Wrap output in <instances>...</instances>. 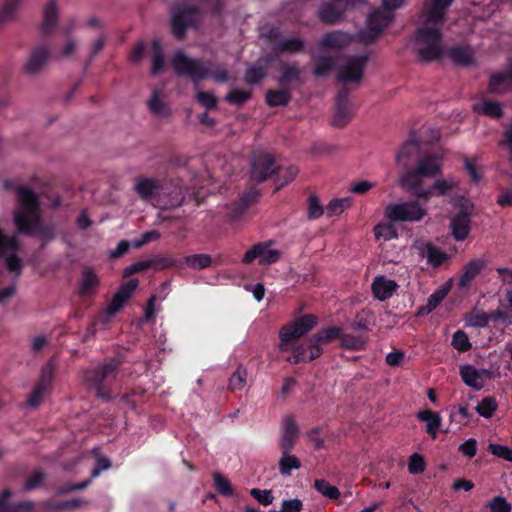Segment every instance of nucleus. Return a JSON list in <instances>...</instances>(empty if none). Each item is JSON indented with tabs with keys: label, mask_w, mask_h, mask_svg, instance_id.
I'll return each instance as SVG.
<instances>
[{
	"label": "nucleus",
	"mask_w": 512,
	"mask_h": 512,
	"mask_svg": "<svg viewBox=\"0 0 512 512\" xmlns=\"http://www.w3.org/2000/svg\"><path fill=\"white\" fill-rule=\"evenodd\" d=\"M335 67L334 58L331 56L319 57L316 60L313 74L316 77H323L328 75Z\"/></svg>",
	"instance_id": "nucleus-44"
},
{
	"label": "nucleus",
	"mask_w": 512,
	"mask_h": 512,
	"mask_svg": "<svg viewBox=\"0 0 512 512\" xmlns=\"http://www.w3.org/2000/svg\"><path fill=\"white\" fill-rule=\"evenodd\" d=\"M452 345L456 350L460 352H465L471 349V343L469 342L468 336L462 330L454 333L452 338Z\"/></svg>",
	"instance_id": "nucleus-55"
},
{
	"label": "nucleus",
	"mask_w": 512,
	"mask_h": 512,
	"mask_svg": "<svg viewBox=\"0 0 512 512\" xmlns=\"http://www.w3.org/2000/svg\"><path fill=\"white\" fill-rule=\"evenodd\" d=\"M58 23V7L55 0H49L44 8L42 31L44 34L50 33V31Z\"/></svg>",
	"instance_id": "nucleus-31"
},
{
	"label": "nucleus",
	"mask_w": 512,
	"mask_h": 512,
	"mask_svg": "<svg viewBox=\"0 0 512 512\" xmlns=\"http://www.w3.org/2000/svg\"><path fill=\"white\" fill-rule=\"evenodd\" d=\"M397 288L398 284L394 280L387 279L385 276L375 277L371 285L373 296L380 301L390 298Z\"/></svg>",
	"instance_id": "nucleus-22"
},
{
	"label": "nucleus",
	"mask_w": 512,
	"mask_h": 512,
	"mask_svg": "<svg viewBox=\"0 0 512 512\" xmlns=\"http://www.w3.org/2000/svg\"><path fill=\"white\" fill-rule=\"evenodd\" d=\"M486 507L489 508L491 512H511L512 510L511 503L500 495L493 497L491 501L486 504Z\"/></svg>",
	"instance_id": "nucleus-52"
},
{
	"label": "nucleus",
	"mask_w": 512,
	"mask_h": 512,
	"mask_svg": "<svg viewBox=\"0 0 512 512\" xmlns=\"http://www.w3.org/2000/svg\"><path fill=\"white\" fill-rule=\"evenodd\" d=\"M352 36L346 32L335 30L324 34L320 41L321 48L340 50L352 42Z\"/></svg>",
	"instance_id": "nucleus-21"
},
{
	"label": "nucleus",
	"mask_w": 512,
	"mask_h": 512,
	"mask_svg": "<svg viewBox=\"0 0 512 512\" xmlns=\"http://www.w3.org/2000/svg\"><path fill=\"white\" fill-rule=\"evenodd\" d=\"M465 321L471 327H485L489 322V314L474 308L465 316Z\"/></svg>",
	"instance_id": "nucleus-43"
},
{
	"label": "nucleus",
	"mask_w": 512,
	"mask_h": 512,
	"mask_svg": "<svg viewBox=\"0 0 512 512\" xmlns=\"http://www.w3.org/2000/svg\"><path fill=\"white\" fill-rule=\"evenodd\" d=\"M458 187V182L454 180H446V179H437L433 185L432 190H434L438 195H445L450 191L456 189Z\"/></svg>",
	"instance_id": "nucleus-54"
},
{
	"label": "nucleus",
	"mask_w": 512,
	"mask_h": 512,
	"mask_svg": "<svg viewBox=\"0 0 512 512\" xmlns=\"http://www.w3.org/2000/svg\"><path fill=\"white\" fill-rule=\"evenodd\" d=\"M212 77L216 82L225 83L231 79L230 72L226 65H219L214 70L209 69L208 77Z\"/></svg>",
	"instance_id": "nucleus-62"
},
{
	"label": "nucleus",
	"mask_w": 512,
	"mask_h": 512,
	"mask_svg": "<svg viewBox=\"0 0 512 512\" xmlns=\"http://www.w3.org/2000/svg\"><path fill=\"white\" fill-rule=\"evenodd\" d=\"M99 285V278L91 267H84L81 278L80 292L83 295H89L95 292Z\"/></svg>",
	"instance_id": "nucleus-33"
},
{
	"label": "nucleus",
	"mask_w": 512,
	"mask_h": 512,
	"mask_svg": "<svg viewBox=\"0 0 512 512\" xmlns=\"http://www.w3.org/2000/svg\"><path fill=\"white\" fill-rule=\"evenodd\" d=\"M317 324V316L306 314L284 325L279 331V350L284 352L291 349L299 338L310 332Z\"/></svg>",
	"instance_id": "nucleus-4"
},
{
	"label": "nucleus",
	"mask_w": 512,
	"mask_h": 512,
	"mask_svg": "<svg viewBox=\"0 0 512 512\" xmlns=\"http://www.w3.org/2000/svg\"><path fill=\"white\" fill-rule=\"evenodd\" d=\"M199 104L207 109H214L217 106V98L213 92L199 91L195 95Z\"/></svg>",
	"instance_id": "nucleus-56"
},
{
	"label": "nucleus",
	"mask_w": 512,
	"mask_h": 512,
	"mask_svg": "<svg viewBox=\"0 0 512 512\" xmlns=\"http://www.w3.org/2000/svg\"><path fill=\"white\" fill-rule=\"evenodd\" d=\"M488 90L490 93L503 94L512 91V74L510 70L506 73L494 74L490 77Z\"/></svg>",
	"instance_id": "nucleus-26"
},
{
	"label": "nucleus",
	"mask_w": 512,
	"mask_h": 512,
	"mask_svg": "<svg viewBox=\"0 0 512 512\" xmlns=\"http://www.w3.org/2000/svg\"><path fill=\"white\" fill-rule=\"evenodd\" d=\"M368 62L367 55L346 56L339 65L336 78L339 82L360 84Z\"/></svg>",
	"instance_id": "nucleus-11"
},
{
	"label": "nucleus",
	"mask_w": 512,
	"mask_h": 512,
	"mask_svg": "<svg viewBox=\"0 0 512 512\" xmlns=\"http://www.w3.org/2000/svg\"><path fill=\"white\" fill-rule=\"evenodd\" d=\"M366 0H331L321 4L317 17L327 25H334L342 21L348 10L363 5Z\"/></svg>",
	"instance_id": "nucleus-8"
},
{
	"label": "nucleus",
	"mask_w": 512,
	"mask_h": 512,
	"mask_svg": "<svg viewBox=\"0 0 512 512\" xmlns=\"http://www.w3.org/2000/svg\"><path fill=\"white\" fill-rule=\"evenodd\" d=\"M265 100L271 107L286 106L291 100V93L286 87L280 90L269 89L266 91Z\"/></svg>",
	"instance_id": "nucleus-32"
},
{
	"label": "nucleus",
	"mask_w": 512,
	"mask_h": 512,
	"mask_svg": "<svg viewBox=\"0 0 512 512\" xmlns=\"http://www.w3.org/2000/svg\"><path fill=\"white\" fill-rule=\"evenodd\" d=\"M184 262L193 269L201 270L211 266L212 258L208 254H194L186 256Z\"/></svg>",
	"instance_id": "nucleus-45"
},
{
	"label": "nucleus",
	"mask_w": 512,
	"mask_h": 512,
	"mask_svg": "<svg viewBox=\"0 0 512 512\" xmlns=\"http://www.w3.org/2000/svg\"><path fill=\"white\" fill-rule=\"evenodd\" d=\"M11 491L4 489L0 493V512H30L35 504L32 501L10 502Z\"/></svg>",
	"instance_id": "nucleus-23"
},
{
	"label": "nucleus",
	"mask_w": 512,
	"mask_h": 512,
	"mask_svg": "<svg viewBox=\"0 0 512 512\" xmlns=\"http://www.w3.org/2000/svg\"><path fill=\"white\" fill-rule=\"evenodd\" d=\"M200 10L194 5L178 4L171 11V31L173 35L183 40L189 27H195L198 24Z\"/></svg>",
	"instance_id": "nucleus-6"
},
{
	"label": "nucleus",
	"mask_w": 512,
	"mask_h": 512,
	"mask_svg": "<svg viewBox=\"0 0 512 512\" xmlns=\"http://www.w3.org/2000/svg\"><path fill=\"white\" fill-rule=\"evenodd\" d=\"M279 170L273 154L266 151H256L252 154L250 180L253 183H261Z\"/></svg>",
	"instance_id": "nucleus-9"
},
{
	"label": "nucleus",
	"mask_w": 512,
	"mask_h": 512,
	"mask_svg": "<svg viewBox=\"0 0 512 512\" xmlns=\"http://www.w3.org/2000/svg\"><path fill=\"white\" fill-rule=\"evenodd\" d=\"M252 97V90L235 88L226 94L225 100L233 105L242 106Z\"/></svg>",
	"instance_id": "nucleus-41"
},
{
	"label": "nucleus",
	"mask_w": 512,
	"mask_h": 512,
	"mask_svg": "<svg viewBox=\"0 0 512 512\" xmlns=\"http://www.w3.org/2000/svg\"><path fill=\"white\" fill-rule=\"evenodd\" d=\"M485 261L483 259H473L471 260L463 270L462 275L459 278V286L466 287L470 284V282L480 273V271L485 267Z\"/></svg>",
	"instance_id": "nucleus-29"
},
{
	"label": "nucleus",
	"mask_w": 512,
	"mask_h": 512,
	"mask_svg": "<svg viewBox=\"0 0 512 512\" xmlns=\"http://www.w3.org/2000/svg\"><path fill=\"white\" fill-rule=\"evenodd\" d=\"M279 84L286 87L292 82H302L301 68L297 63H282L280 65Z\"/></svg>",
	"instance_id": "nucleus-28"
},
{
	"label": "nucleus",
	"mask_w": 512,
	"mask_h": 512,
	"mask_svg": "<svg viewBox=\"0 0 512 512\" xmlns=\"http://www.w3.org/2000/svg\"><path fill=\"white\" fill-rule=\"evenodd\" d=\"M304 41L300 38H291L281 41L275 48L277 53H297L304 49Z\"/></svg>",
	"instance_id": "nucleus-42"
},
{
	"label": "nucleus",
	"mask_w": 512,
	"mask_h": 512,
	"mask_svg": "<svg viewBox=\"0 0 512 512\" xmlns=\"http://www.w3.org/2000/svg\"><path fill=\"white\" fill-rule=\"evenodd\" d=\"M185 195L181 185L172 181H162L158 206L162 209L177 208L182 205Z\"/></svg>",
	"instance_id": "nucleus-16"
},
{
	"label": "nucleus",
	"mask_w": 512,
	"mask_h": 512,
	"mask_svg": "<svg viewBox=\"0 0 512 512\" xmlns=\"http://www.w3.org/2000/svg\"><path fill=\"white\" fill-rule=\"evenodd\" d=\"M272 241L257 243L246 251L242 258L243 264H251L255 259H259L260 265H270L277 262L280 258V252L270 249Z\"/></svg>",
	"instance_id": "nucleus-15"
},
{
	"label": "nucleus",
	"mask_w": 512,
	"mask_h": 512,
	"mask_svg": "<svg viewBox=\"0 0 512 512\" xmlns=\"http://www.w3.org/2000/svg\"><path fill=\"white\" fill-rule=\"evenodd\" d=\"M119 366V362L111 360L102 366L88 369L84 373V382L90 387L97 384H103L106 377L115 372Z\"/></svg>",
	"instance_id": "nucleus-20"
},
{
	"label": "nucleus",
	"mask_w": 512,
	"mask_h": 512,
	"mask_svg": "<svg viewBox=\"0 0 512 512\" xmlns=\"http://www.w3.org/2000/svg\"><path fill=\"white\" fill-rule=\"evenodd\" d=\"M147 269H151L150 259L141 260V261L135 262V263L127 266L123 271V276L129 277L132 274L139 273V272L145 271Z\"/></svg>",
	"instance_id": "nucleus-61"
},
{
	"label": "nucleus",
	"mask_w": 512,
	"mask_h": 512,
	"mask_svg": "<svg viewBox=\"0 0 512 512\" xmlns=\"http://www.w3.org/2000/svg\"><path fill=\"white\" fill-rule=\"evenodd\" d=\"M426 213V209L417 201L389 204L385 208V217L391 222L419 221Z\"/></svg>",
	"instance_id": "nucleus-13"
},
{
	"label": "nucleus",
	"mask_w": 512,
	"mask_h": 512,
	"mask_svg": "<svg viewBox=\"0 0 512 512\" xmlns=\"http://www.w3.org/2000/svg\"><path fill=\"white\" fill-rule=\"evenodd\" d=\"M394 20V13L384 9L374 10L366 20V27L356 34V41L363 45L375 42L383 30Z\"/></svg>",
	"instance_id": "nucleus-5"
},
{
	"label": "nucleus",
	"mask_w": 512,
	"mask_h": 512,
	"mask_svg": "<svg viewBox=\"0 0 512 512\" xmlns=\"http://www.w3.org/2000/svg\"><path fill=\"white\" fill-rule=\"evenodd\" d=\"M448 55L460 66H468L473 63V51L469 47H454L449 50Z\"/></svg>",
	"instance_id": "nucleus-36"
},
{
	"label": "nucleus",
	"mask_w": 512,
	"mask_h": 512,
	"mask_svg": "<svg viewBox=\"0 0 512 512\" xmlns=\"http://www.w3.org/2000/svg\"><path fill=\"white\" fill-rule=\"evenodd\" d=\"M454 0H423L418 14L419 24L441 26Z\"/></svg>",
	"instance_id": "nucleus-12"
},
{
	"label": "nucleus",
	"mask_w": 512,
	"mask_h": 512,
	"mask_svg": "<svg viewBox=\"0 0 512 512\" xmlns=\"http://www.w3.org/2000/svg\"><path fill=\"white\" fill-rule=\"evenodd\" d=\"M340 342L344 349L359 350L365 347L367 338L362 335L343 334L341 332Z\"/></svg>",
	"instance_id": "nucleus-40"
},
{
	"label": "nucleus",
	"mask_w": 512,
	"mask_h": 512,
	"mask_svg": "<svg viewBox=\"0 0 512 512\" xmlns=\"http://www.w3.org/2000/svg\"><path fill=\"white\" fill-rule=\"evenodd\" d=\"M251 496L259 501L260 504L268 506L273 501V496L269 490H259L253 488L251 490Z\"/></svg>",
	"instance_id": "nucleus-64"
},
{
	"label": "nucleus",
	"mask_w": 512,
	"mask_h": 512,
	"mask_svg": "<svg viewBox=\"0 0 512 512\" xmlns=\"http://www.w3.org/2000/svg\"><path fill=\"white\" fill-rule=\"evenodd\" d=\"M19 209L14 212L16 231L21 234L43 232L41 225L40 200L37 193L28 186L15 188Z\"/></svg>",
	"instance_id": "nucleus-2"
},
{
	"label": "nucleus",
	"mask_w": 512,
	"mask_h": 512,
	"mask_svg": "<svg viewBox=\"0 0 512 512\" xmlns=\"http://www.w3.org/2000/svg\"><path fill=\"white\" fill-rule=\"evenodd\" d=\"M86 501L82 499H71V500H43L39 502V507L44 512L61 511V510H73L81 507Z\"/></svg>",
	"instance_id": "nucleus-25"
},
{
	"label": "nucleus",
	"mask_w": 512,
	"mask_h": 512,
	"mask_svg": "<svg viewBox=\"0 0 512 512\" xmlns=\"http://www.w3.org/2000/svg\"><path fill=\"white\" fill-rule=\"evenodd\" d=\"M350 206V199H334L327 206V212L330 216L341 214L345 208Z\"/></svg>",
	"instance_id": "nucleus-60"
},
{
	"label": "nucleus",
	"mask_w": 512,
	"mask_h": 512,
	"mask_svg": "<svg viewBox=\"0 0 512 512\" xmlns=\"http://www.w3.org/2000/svg\"><path fill=\"white\" fill-rule=\"evenodd\" d=\"M488 450L498 458H502L506 461H512V448L508 446L491 443L488 446Z\"/></svg>",
	"instance_id": "nucleus-58"
},
{
	"label": "nucleus",
	"mask_w": 512,
	"mask_h": 512,
	"mask_svg": "<svg viewBox=\"0 0 512 512\" xmlns=\"http://www.w3.org/2000/svg\"><path fill=\"white\" fill-rule=\"evenodd\" d=\"M246 378L247 370L239 366L229 380V389L232 391L242 389L246 384Z\"/></svg>",
	"instance_id": "nucleus-51"
},
{
	"label": "nucleus",
	"mask_w": 512,
	"mask_h": 512,
	"mask_svg": "<svg viewBox=\"0 0 512 512\" xmlns=\"http://www.w3.org/2000/svg\"><path fill=\"white\" fill-rule=\"evenodd\" d=\"M323 214V207L316 195H310L308 198V216L309 218H319Z\"/></svg>",
	"instance_id": "nucleus-63"
},
{
	"label": "nucleus",
	"mask_w": 512,
	"mask_h": 512,
	"mask_svg": "<svg viewBox=\"0 0 512 512\" xmlns=\"http://www.w3.org/2000/svg\"><path fill=\"white\" fill-rule=\"evenodd\" d=\"M498 408V403L494 397H485L476 407V411L484 418H491Z\"/></svg>",
	"instance_id": "nucleus-48"
},
{
	"label": "nucleus",
	"mask_w": 512,
	"mask_h": 512,
	"mask_svg": "<svg viewBox=\"0 0 512 512\" xmlns=\"http://www.w3.org/2000/svg\"><path fill=\"white\" fill-rule=\"evenodd\" d=\"M138 284L137 279H132L118 288L106 308L108 316H112L122 309L124 303L127 302L135 292Z\"/></svg>",
	"instance_id": "nucleus-17"
},
{
	"label": "nucleus",
	"mask_w": 512,
	"mask_h": 512,
	"mask_svg": "<svg viewBox=\"0 0 512 512\" xmlns=\"http://www.w3.org/2000/svg\"><path fill=\"white\" fill-rule=\"evenodd\" d=\"M21 248L19 239L15 235H7L0 228V256L7 255L5 263L8 271L20 274L22 260L16 255Z\"/></svg>",
	"instance_id": "nucleus-14"
},
{
	"label": "nucleus",
	"mask_w": 512,
	"mask_h": 512,
	"mask_svg": "<svg viewBox=\"0 0 512 512\" xmlns=\"http://www.w3.org/2000/svg\"><path fill=\"white\" fill-rule=\"evenodd\" d=\"M417 417L421 421L427 423L426 432L435 439L437 432L441 426V418L438 413L433 412L430 409L422 410L417 413Z\"/></svg>",
	"instance_id": "nucleus-30"
},
{
	"label": "nucleus",
	"mask_w": 512,
	"mask_h": 512,
	"mask_svg": "<svg viewBox=\"0 0 512 512\" xmlns=\"http://www.w3.org/2000/svg\"><path fill=\"white\" fill-rule=\"evenodd\" d=\"M376 239L388 241L397 237V230L393 223L378 224L374 228Z\"/></svg>",
	"instance_id": "nucleus-49"
},
{
	"label": "nucleus",
	"mask_w": 512,
	"mask_h": 512,
	"mask_svg": "<svg viewBox=\"0 0 512 512\" xmlns=\"http://www.w3.org/2000/svg\"><path fill=\"white\" fill-rule=\"evenodd\" d=\"M452 235L457 241H463L470 232V218L468 213L460 212L451 221Z\"/></svg>",
	"instance_id": "nucleus-27"
},
{
	"label": "nucleus",
	"mask_w": 512,
	"mask_h": 512,
	"mask_svg": "<svg viewBox=\"0 0 512 512\" xmlns=\"http://www.w3.org/2000/svg\"><path fill=\"white\" fill-rule=\"evenodd\" d=\"M316 491L322 493L330 500H336L340 496V491L337 486L331 485L330 482H314Z\"/></svg>",
	"instance_id": "nucleus-53"
},
{
	"label": "nucleus",
	"mask_w": 512,
	"mask_h": 512,
	"mask_svg": "<svg viewBox=\"0 0 512 512\" xmlns=\"http://www.w3.org/2000/svg\"><path fill=\"white\" fill-rule=\"evenodd\" d=\"M151 261V269L155 271H162L165 269H169L175 267L177 265L176 260L168 257L156 256Z\"/></svg>",
	"instance_id": "nucleus-57"
},
{
	"label": "nucleus",
	"mask_w": 512,
	"mask_h": 512,
	"mask_svg": "<svg viewBox=\"0 0 512 512\" xmlns=\"http://www.w3.org/2000/svg\"><path fill=\"white\" fill-rule=\"evenodd\" d=\"M442 158L436 154H425L420 157L414 169H408L399 177V185L411 192L417 199L428 201L431 189L423 188L424 178H435L442 172Z\"/></svg>",
	"instance_id": "nucleus-1"
},
{
	"label": "nucleus",
	"mask_w": 512,
	"mask_h": 512,
	"mask_svg": "<svg viewBox=\"0 0 512 512\" xmlns=\"http://www.w3.org/2000/svg\"><path fill=\"white\" fill-rule=\"evenodd\" d=\"M153 55H152V66L151 74L153 76L159 74L164 69V55L161 47V43L158 39L152 41Z\"/></svg>",
	"instance_id": "nucleus-39"
},
{
	"label": "nucleus",
	"mask_w": 512,
	"mask_h": 512,
	"mask_svg": "<svg viewBox=\"0 0 512 512\" xmlns=\"http://www.w3.org/2000/svg\"><path fill=\"white\" fill-rule=\"evenodd\" d=\"M171 65L178 76H188L195 84L209 75V68L202 61L190 58L181 51L174 55Z\"/></svg>",
	"instance_id": "nucleus-7"
},
{
	"label": "nucleus",
	"mask_w": 512,
	"mask_h": 512,
	"mask_svg": "<svg viewBox=\"0 0 512 512\" xmlns=\"http://www.w3.org/2000/svg\"><path fill=\"white\" fill-rule=\"evenodd\" d=\"M341 331L342 329L339 327H328L317 332L313 340L321 344L330 343L335 339L340 340Z\"/></svg>",
	"instance_id": "nucleus-46"
},
{
	"label": "nucleus",
	"mask_w": 512,
	"mask_h": 512,
	"mask_svg": "<svg viewBox=\"0 0 512 512\" xmlns=\"http://www.w3.org/2000/svg\"><path fill=\"white\" fill-rule=\"evenodd\" d=\"M162 188V181L138 177L135 184V191L143 200L155 199L158 202L160 191Z\"/></svg>",
	"instance_id": "nucleus-19"
},
{
	"label": "nucleus",
	"mask_w": 512,
	"mask_h": 512,
	"mask_svg": "<svg viewBox=\"0 0 512 512\" xmlns=\"http://www.w3.org/2000/svg\"><path fill=\"white\" fill-rule=\"evenodd\" d=\"M266 77V70L264 67L251 66L244 75V81L249 85H256Z\"/></svg>",
	"instance_id": "nucleus-50"
},
{
	"label": "nucleus",
	"mask_w": 512,
	"mask_h": 512,
	"mask_svg": "<svg viewBox=\"0 0 512 512\" xmlns=\"http://www.w3.org/2000/svg\"><path fill=\"white\" fill-rule=\"evenodd\" d=\"M299 436V428L293 417H287L284 423V433L280 441L282 452H290Z\"/></svg>",
	"instance_id": "nucleus-24"
},
{
	"label": "nucleus",
	"mask_w": 512,
	"mask_h": 512,
	"mask_svg": "<svg viewBox=\"0 0 512 512\" xmlns=\"http://www.w3.org/2000/svg\"><path fill=\"white\" fill-rule=\"evenodd\" d=\"M441 37L440 26L419 24L414 39L420 61L431 62L441 59L443 55Z\"/></svg>",
	"instance_id": "nucleus-3"
},
{
	"label": "nucleus",
	"mask_w": 512,
	"mask_h": 512,
	"mask_svg": "<svg viewBox=\"0 0 512 512\" xmlns=\"http://www.w3.org/2000/svg\"><path fill=\"white\" fill-rule=\"evenodd\" d=\"M449 288L446 286L441 287L435 291L428 299L425 306L419 308L416 316H425L431 313L447 296Z\"/></svg>",
	"instance_id": "nucleus-34"
},
{
	"label": "nucleus",
	"mask_w": 512,
	"mask_h": 512,
	"mask_svg": "<svg viewBox=\"0 0 512 512\" xmlns=\"http://www.w3.org/2000/svg\"><path fill=\"white\" fill-rule=\"evenodd\" d=\"M301 467L300 460L290 454V452H283V456L279 461V469L282 474L289 475L292 469H299Z\"/></svg>",
	"instance_id": "nucleus-47"
},
{
	"label": "nucleus",
	"mask_w": 512,
	"mask_h": 512,
	"mask_svg": "<svg viewBox=\"0 0 512 512\" xmlns=\"http://www.w3.org/2000/svg\"><path fill=\"white\" fill-rule=\"evenodd\" d=\"M460 374L463 381L468 386L473 387L476 390H480L483 387L484 383L481 372L476 370L474 367L469 365L462 366Z\"/></svg>",
	"instance_id": "nucleus-35"
},
{
	"label": "nucleus",
	"mask_w": 512,
	"mask_h": 512,
	"mask_svg": "<svg viewBox=\"0 0 512 512\" xmlns=\"http://www.w3.org/2000/svg\"><path fill=\"white\" fill-rule=\"evenodd\" d=\"M425 460L421 454L414 453L409 458L408 469L412 474L422 473L425 469Z\"/></svg>",
	"instance_id": "nucleus-59"
},
{
	"label": "nucleus",
	"mask_w": 512,
	"mask_h": 512,
	"mask_svg": "<svg viewBox=\"0 0 512 512\" xmlns=\"http://www.w3.org/2000/svg\"><path fill=\"white\" fill-rule=\"evenodd\" d=\"M49 49L46 46H38L32 49L30 56L23 67L27 75L38 74L47 64L49 59Z\"/></svg>",
	"instance_id": "nucleus-18"
},
{
	"label": "nucleus",
	"mask_w": 512,
	"mask_h": 512,
	"mask_svg": "<svg viewBox=\"0 0 512 512\" xmlns=\"http://www.w3.org/2000/svg\"><path fill=\"white\" fill-rule=\"evenodd\" d=\"M424 253H425L427 262L435 268L441 266L444 262H446L449 259V256L447 253H445L440 248H438L430 243L426 244Z\"/></svg>",
	"instance_id": "nucleus-37"
},
{
	"label": "nucleus",
	"mask_w": 512,
	"mask_h": 512,
	"mask_svg": "<svg viewBox=\"0 0 512 512\" xmlns=\"http://www.w3.org/2000/svg\"><path fill=\"white\" fill-rule=\"evenodd\" d=\"M149 109L157 116L167 117L170 115V109L167 104L161 99V92L154 90L149 101Z\"/></svg>",
	"instance_id": "nucleus-38"
},
{
	"label": "nucleus",
	"mask_w": 512,
	"mask_h": 512,
	"mask_svg": "<svg viewBox=\"0 0 512 512\" xmlns=\"http://www.w3.org/2000/svg\"><path fill=\"white\" fill-rule=\"evenodd\" d=\"M56 363L54 359H50L41 369L39 378L27 398L26 404L31 408H37L43 401L44 397L49 394L52 383L54 381Z\"/></svg>",
	"instance_id": "nucleus-10"
}]
</instances>
